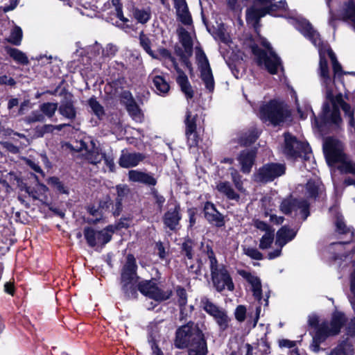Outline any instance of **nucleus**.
Masks as SVG:
<instances>
[{
  "mask_svg": "<svg viewBox=\"0 0 355 355\" xmlns=\"http://www.w3.org/2000/svg\"><path fill=\"white\" fill-rule=\"evenodd\" d=\"M137 265L135 257L129 254L121 271V289L125 297L135 299L137 291L144 295L161 302L170 297L171 293L162 291L153 280L141 281L137 284L139 277L137 273Z\"/></svg>",
  "mask_w": 355,
  "mask_h": 355,
  "instance_id": "1",
  "label": "nucleus"
},
{
  "mask_svg": "<svg viewBox=\"0 0 355 355\" xmlns=\"http://www.w3.org/2000/svg\"><path fill=\"white\" fill-rule=\"evenodd\" d=\"M324 187L319 180H309L305 186L306 199L288 198L282 200L279 209L282 213L305 220L310 215L309 200H315L323 191Z\"/></svg>",
  "mask_w": 355,
  "mask_h": 355,
  "instance_id": "2",
  "label": "nucleus"
},
{
  "mask_svg": "<svg viewBox=\"0 0 355 355\" xmlns=\"http://www.w3.org/2000/svg\"><path fill=\"white\" fill-rule=\"evenodd\" d=\"M323 151L328 165L336 167L341 173L355 175V163L343 152V144L337 139L327 137L323 144ZM345 185H355V180L351 178L345 180Z\"/></svg>",
  "mask_w": 355,
  "mask_h": 355,
  "instance_id": "3",
  "label": "nucleus"
},
{
  "mask_svg": "<svg viewBox=\"0 0 355 355\" xmlns=\"http://www.w3.org/2000/svg\"><path fill=\"white\" fill-rule=\"evenodd\" d=\"M346 321L345 315L341 312H335L332 315L331 321L323 322L318 325V318L316 315H309L308 322L311 327H315V332L313 336L311 349L318 353L320 350V345L325 341L329 336L339 334L341 327Z\"/></svg>",
  "mask_w": 355,
  "mask_h": 355,
  "instance_id": "4",
  "label": "nucleus"
},
{
  "mask_svg": "<svg viewBox=\"0 0 355 355\" xmlns=\"http://www.w3.org/2000/svg\"><path fill=\"white\" fill-rule=\"evenodd\" d=\"M209 266L212 282L216 290L221 293L227 289L229 291L234 290V284L232 279L223 264H218L212 250L208 251Z\"/></svg>",
  "mask_w": 355,
  "mask_h": 355,
  "instance_id": "5",
  "label": "nucleus"
},
{
  "mask_svg": "<svg viewBox=\"0 0 355 355\" xmlns=\"http://www.w3.org/2000/svg\"><path fill=\"white\" fill-rule=\"evenodd\" d=\"M261 44L266 48L262 50L257 46L252 47V53L259 66H263L271 74H276L279 69H283L279 57L273 51L269 42L263 39Z\"/></svg>",
  "mask_w": 355,
  "mask_h": 355,
  "instance_id": "6",
  "label": "nucleus"
},
{
  "mask_svg": "<svg viewBox=\"0 0 355 355\" xmlns=\"http://www.w3.org/2000/svg\"><path fill=\"white\" fill-rule=\"evenodd\" d=\"M289 116L290 113L286 105L275 100L262 105L259 109L260 119L273 125H279Z\"/></svg>",
  "mask_w": 355,
  "mask_h": 355,
  "instance_id": "7",
  "label": "nucleus"
},
{
  "mask_svg": "<svg viewBox=\"0 0 355 355\" xmlns=\"http://www.w3.org/2000/svg\"><path fill=\"white\" fill-rule=\"evenodd\" d=\"M158 55L164 60L166 67L171 69L173 68L177 73L176 81L180 87L181 91L185 95L187 100L191 99L193 97V90L189 81L187 76L185 73L179 68L175 58L172 56L171 52L166 49L162 48L158 50Z\"/></svg>",
  "mask_w": 355,
  "mask_h": 355,
  "instance_id": "8",
  "label": "nucleus"
},
{
  "mask_svg": "<svg viewBox=\"0 0 355 355\" xmlns=\"http://www.w3.org/2000/svg\"><path fill=\"white\" fill-rule=\"evenodd\" d=\"M122 227H124V226L121 223L116 225H110L101 230H96L92 227H85L84 229V236L90 247H103L110 241L114 232Z\"/></svg>",
  "mask_w": 355,
  "mask_h": 355,
  "instance_id": "9",
  "label": "nucleus"
},
{
  "mask_svg": "<svg viewBox=\"0 0 355 355\" xmlns=\"http://www.w3.org/2000/svg\"><path fill=\"white\" fill-rule=\"evenodd\" d=\"M284 153L289 158L302 157L308 160L311 157V148L308 143L299 141L289 132L284 133Z\"/></svg>",
  "mask_w": 355,
  "mask_h": 355,
  "instance_id": "10",
  "label": "nucleus"
},
{
  "mask_svg": "<svg viewBox=\"0 0 355 355\" xmlns=\"http://www.w3.org/2000/svg\"><path fill=\"white\" fill-rule=\"evenodd\" d=\"M196 58L200 78L208 92L212 93L215 82L209 60L205 52L200 48L196 49Z\"/></svg>",
  "mask_w": 355,
  "mask_h": 355,
  "instance_id": "11",
  "label": "nucleus"
},
{
  "mask_svg": "<svg viewBox=\"0 0 355 355\" xmlns=\"http://www.w3.org/2000/svg\"><path fill=\"white\" fill-rule=\"evenodd\" d=\"M286 167L283 164L270 163L263 165L254 174L258 182H268L285 173Z\"/></svg>",
  "mask_w": 355,
  "mask_h": 355,
  "instance_id": "12",
  "label": "nucleus"
},
{
  "mask_svg": "<svg viewBox=\"0 0 355 355\" xmlns=\"http://www.w3.org/2000/svg\"><path fill=\"white\" fill-rule=\"evenodd\" d=\"M202 331L193 323H188L180 327L176 331L175 347L179 349L186 348L193 341L195 334Z\"/></svg>",
  "mask_w": 355,
  "mask_h": 355,
  "instance_id": "13",
  "label": "nucleus"
},
{
  "mask_svg": "<svg viewBox=\"0 0 355 355\" xmlns=\"http://www.w3.org/2000/svg\"><path fill=\"white\" fill-rule=\"evenodd\" d=\"M331 213L335 214V227L336 232L340 235H344L346 238V241L343 242H338L332 243V246H337L340 248L343 247V244L348 243L354 236V229L351 227L347 226L344 220L343 216L340 214L336 207H331L329 209Z\"/></svg>",
  "mask_w": 355,
  "mask_h": 355,
  "instance_id": "14",
  "label": "nucleus"
},
{
  "mask_svg": "<svg viewBox=\"0 0 355 355\" xmlns=\"http://www.w3.org/2000/svg\"><path fill=\"white\" fill-rule=\"evenodd\" d=\"M197 119L198 114L196 112L190 110H187L185 120V135L189 148L196 146L198 143V136L196 133Z\"/></svg>",
  "mask_w": 355,
  "mask_h": 355,
  "instance_id": "15",
  "label": "nucleus"
},
{
  "mask_svg": "<svg viewBox=\"0 0 355 355\" xmlns=\"http://www.w3.org/2000/svg\"><path fill=\"white\" fill-rule=\"evenodd\" d=\"M180 211V205L175 204L168 207L163 216L162 220L164 225L171 231L176 232L180 229V221L182 219Z\"/></svg>",
  "mask_w": 355,
  "mask_h": 355,
  "instance_id": "16",
  "label": "nucleus"
},
{
  "mask_svg": "<svg viewBox=\"0 0 355 355\" xmlns=\"http://www.w3.org/2000/svg\"><path fill=\"white\" fill-rule=\"evenodd\" d=\"M80 150H85L86 151L85 158L92 164L100 163L104 157V153L95 146L94 143L90 139L82 140L80 143Z\"/></svg>",
  "mask_w": 355,
  "mask_h": 355,
  "instance_id": "17",
  "label": "nucleus"
},
{
  "mask_svg": "<svg viewBox=\"0 0 355 355\" xmlns=\"http://www.w3.org/2000/svg\"><path fill=\"white\" fill-rule=\"evenodd\" d=\"M260 313V305L255 306L254 313L251 311L250 309L247 312V309L244 305H239L235 309L234 314L236 320L239 322H243L245 319H248V322L250 324L252 323L254 327L259 320Z\"/></svg>",
  "mask_w": 355,
  "mask_h": 355,
  "instance_id": "18",
  "label": "nucleus"
},
{
  "mask_svg": "<svg viewBox=\"0 0 355 355\" xmlns=\"http://www.w3.org/2000/svg\"><path fill=\"white\" fill-rule=\"evenodd\" d=\"M238 273L241 277H242L248 282L251 286V291L254 299L257 300L259 304H261L262 288L261 282L259 277L244 270H239Z\"/></svg>",
  "mask_w": 355,
  "mask_h": 355,
  "instance_id": "19",
  "label": "nucleus"
},
{
  "mask_svg": "<svg viewBox=\"0 0 355 355\" xmlns=\"http://www.w3.org/2000/svg\"><path fill=\"white\" fill-rule=\"evenodd\" d=\"M186 347L188 348L189 355H207V345L202 331L195 334L193 341Z\"/></svg>",
  "mask_w": 355,
  "mask_h": 355,
  "instance_id": "20",
  "label": "nucleus"
},
{
  "mask_svg": "<svg viewBox=\"0 0 355 355\" xmlns=\"http://www.w3.org/2000/svg\"><path fill=\"white\" fill-rule=\"evenodd\" d=\"M160 327L157 323H151L148 327V341L150 345L153 355H163L162 352L158 347L161 340Z\"/></svg>",
  "mask_w": 355,
  "mask_h": 355,
  "instance_id": "21",
  "label": "nucleus"
},
{
  "mask_svg": "<svg viewBox=\"0 0 355 355\" xmlns=\"http://www.w3.org/2000/svg\"><path fill=\"white\" fill-rule=\"evenodd\" d=\"M146 158V155L141 153H129L123 150L119 160V164L122 168H128L137 166Z\"/></svg>",
  "mask_w": 355,
  "mask_h": 355,
  "instance_id": "22",
  "label": "nucleus"
},
{
  "mask_svg": "<svg viewBox=\"0 0 355 355\" xmlns=\"http://www.w3.org/2000/svg\"><path fill=\"white\" fill-rule=\"evenodd\" d=\"M204 214L208 222L218 227L224 226L225 221L223 215L217 211L214 204L207 202L204 206Z\"/></svg>",
  "mask_w": 355,
  "mask_h": 355,
  "instance_id": "23",
  "label": "nucleus"
},
{
  "mask_svg": "<svg viewBox=\"0 0 355 355\" xmlns=\"http://www.w3.org/2000/svg\"><path fill=\"white\" fill-rule=\"evenodd\" d=\"M298 230L291 228L288 225L282 226L276 234L275 245L284 247L288 243L294 239Z\"/></svg>",
  "mask_w": 355,
  "mask_h": 355,
  "instance_id": "24",
  "label": "nucleus"
},
{
  "mask_svg": "<svg viewBox=\"0 0 355 355\" xmlns=\"http://www.w3.org/2000/svg\"><path fill=\"white\" fill-rule=\"evenodd\" d=\"M256 152L254 150H245L242 151L238 161L241 165V170L243 173H249L254 163Z\"/></svg>",
  "mask_w": 355,
  "mask_h": 355,
  "instance_id": "25",
  "label": "nucleus"
},
{
  "mask_svg": "<svg viewBox=\"0 0 355 355\" xmlns=\"http://www.w3.org/2000/svg\"><path fill=\"white\" fill-rule=\"evenodd\" d=\"M128 178L134 182H139L148 186H155L156 179L150 174L138 170H130L128 172Z\"/></svg>",
  "mask_w": 355,
  "mask_h": 355,
  "instance_id": "26",
  "label": "nucleus"
},
{
  "mask_svg": "<svg viewBox=\"0 0 355 355\" xmlns=\"http://www.w3.org/2000/svg\"><path fill=\"white\" fill-rule=\"evenodd\" d=\"M349 300L351 305L355 311V269L351 275L350 279V295ZM347 334L349 336H355V317L351 320L347 327Z\"/></svg>",
  "mask_w": 355,
  "mask_h": 355,
  "instance_id": "27",
  "label": "nucleus"
},
{
  "mask_svg": "<svg viewBox=\"0 0 355 355\" xmlns=\"http://www.w3.org/2000/svg\"><path fill=\"white\" fill-rule=\"evenodd\" d=\"M58 112L64 119L73 121L76 117V110L73 102L70 100L61 101L58 106Z\"/></svg>",
  "mask_w": 355,
  "mask_h": 355,
  "instance_id": "28",
  "label": "nucleus"
},
{
  "mask_svg": "<svg viewBox=\"0 0 355 355\" xmlns=\"http://www.w3.org/2000/svg\"><path fill=\"white\" fill-rule=\"evenodd\" d=\"M216 189L231 200L238 201L240 196L234 190L230 182L227 181L219 182L216 185Z\"/></svg>",
  "mask_w": 355,
  "mask_h": 355,
  "instance_id": "29",
  "label": "nucleus"
},
{
  "mask_svg": "<svg viewBox=\"0 0 355 355\" xmlns=\"http://www.w3.org/2000/svg\"><path fill=\"white\" fill-rule=\"evenodd\" d=\"M101 208L103 209L110 210L112 207V212L114 216H119L122 210V200L121 198H116L115 205H114L112 201L109 197L105 198V199L100 202Z\"/></svg>",
  "mask_w": 355,
  "mask_h": 355,
  "instance_id": "30",
  "label": "nucleus"
},
{
  "mask_svg": "<svg viewBox=\"0 0 355 355\" xmlns=\"http://www.w3.org/2000/svg\"><path fill=\"white\" fill-rule=\"evenodd\" d=\"M153 82L155 91L160 96H165L170 89L168 83L161 76H155L153 78Z\"/></svg>",
  "mask_w": 355,
  "mask_h": 355,
  "instance_id": "31",
  "label": "nucleus"
},
{
  "mask_svg": "<svg viewBox=\"0 0 355 355\" xmlns=\"http://www.w3.org/2000/svg\"><path fill=\"white\" fill-rule=\"evenodd\" d=\"M132 15L138 23L144 24L151 18V10L149 7L145 8H135L132 10Z\"/></svg>",
  "mask_w": 355,
  "mask_h": 355,
  "instance_id": "32",
  "label": "nucleus"
},
{
  "mask_svg": "<svg viewBox=\"0 0 355 355\" xmlns=\"http://www.w3.org/2000/svg\"><path fill=\"white\" fill-rule=\"evenodd\" d=\"M180 42L187 53H191L193 48V42L188 31L182 28L179 32Z\"/></svg>",
  "mask_w": 355,
  "mask_h": 355,
  "instance_id": "33",
  "label": "nucleus"
},
{
  "mask_svg": "<svg viewBox=\"0 0 355 355\" xmlns=\"http://www.w3.org/2000/svg\"><path fill=\"white\" fill-rule=\"evenodd\" d=\"M8 54L17 62L21 64H27L28 60L24 53L15 48H7Z\"/></svg>",
  "mask_w": 355,
  "mask_h": 355,
  "instance_id": "34",
  "label": "nucleus"
},
{
  "mask_svg": "<svg viewBox=\"0 0 355 355\" xmlns=\"http://www.w3.org/2000/svg\"><path fill=\"white\" fill-rule=\"evenodd\" d=\"M175 10L177 16L182 24L189 25L191 23L192 19L187 3L176 8Z\"/></svg>",
  "mask_w": 355,
  "mask_h": 355,
  "instance_id": "35",
  "label": "nucleus"
},
{
  "mask_svg": "<svg viewBox=\"0 0 355 355\" xmlns=\"http://www.w3.org/2000/svg\"><path fill=\"white\" fill-rule=\"evenodd\" d=\"M40 112H42L44 116L49 119H52L56 110H58V104L57 103H44L40 105Z\"/></svg>",
  "mask_w": 355,
  "mask_h": 355,
  "instance_id": "36",
  "label": "nucleus"
},
{
  "mask_svg": "<svg viewBox=\"0 0 355 355\" xmlns=\"http://www.w3.org/2000/svg\"><path fill=\"white\" fill-rule=\"evenodd\" d=\"M23 37L21 28L18 26H15L10 31V36L7 41L13 45L19 46L21 44Z\"/></svg>",
  "mask_w": 355,
  "mask_h": 355,
  "instance_id": "37",
  "label": "nucleus"
},
{
  "mask_svg": "<svg viewBox=\"0 0 355 355\" xmlns=\"http://www.w3.org/2000/svg\"><path fill=\"white\" fill-rule=\"evenodd\" d=\"M139 43L141 46L149 55L153 58H158V55H155L151 49V42L150 39L144 33V32H141L139 34Z\"/></svg>",
  "mask_w": 355,
  "mask_h": 355,
  "instance_id": "38",
  "label": "nucleus"
},
{
  "mask_svg": "<svg viewBox=\"0 0 355 355\" xmlns=\"http://www.w3.org/2000/svg\"><path fill=\"white\" fill-rule=\"evenodd\" d=\"M103 48L100 44L95 42L93 45L89 46L87 49V53L89 59H101L102 58Z\"/></svg>",
  "mask_w": 355,
  "mask_h": 355,
  "instance_id": "39",
  "label": "nucleus"
},
{
  "mask_svg": "<svg viewBox=\"0 0 355 355\" xmlns=\"http://www.w3.org/2000/svg\"><path fill=\"white\" fill-rule=\"evenodd\" d=\"M200 306L202 309L209 315H211L214 312L220 308L215 304H214L209 298L207 297H202L200 300Z\"/></svg>",
  "mask_w": 355,
  "mask_h": 355,
  "instance_id": "40",
  "label": "nucleus"
},
{
  "mask_svg": "<svg viewBox=\"0 0 355 355\" xmlns=\"http://www.w3.org/2000/svg\"><path fill=\"white\" fill-rule=\"evenodd\" d=\"M258 138V133L255 130H251L245 132L239 139V143L243 146H248L255 142Z\"/></svg>",
  "mask_w": 355,
  "mask_h": 355,
  "instance_id": "41",
  "label": "nucleus"
},
{
  "mask_svg": "<svg viewBox=\"0 0 355 355\" xmlns=\"http://www.w3.org/2000/svg\"><path fill=\"white\" fill-rule=\"evenodd\" d=\"M127 111L129 114L132 116V118L138 121L141 120V110L137 104L136 101L128 105L125 106Z\"/></svg>",
  "mask_w": 355,
  "mask_h": 355,
  "instance_id": "42",
  "label": "nucleus"
},
{
  "mask_svg": "<svg viewBox=\"0 0 355 355\" xmlns=\"http://www.w3.org/2000/svg\"><path fill=\"white\" fill-rule=\"evenodd\" d=\"M88 105L92 109V112L98 118H101L104 115L103 107L97 101L96 98L92 97L88 101Z\"/></svg>",
  "mask_w": 355,
  "mask_h": 355,
  "instance_id": "43",
  "label": "nucleus"
},
{
  "mask_svg": "<svg viewBox=\"0 0 355 355\" xmlns=\"http://www.w3.org/2000/svg\"><path fill=\"white\" fill-rule=\"evenodd\" d=\"M352 354L353 349L352 347L346 343L338 345L331 352V355H352Z\"/></svg>",
  "mask_w": 355,
  "mask_h": 355,
  "instance_id": "44",
  "label": "nucleus"
},
{
  "mask_svg": "<svg viewBox=\"0 0 355 355\" xmlns=\"http://www.w3.org/2000/svg\"><path fill=\"white\" fill-rule=\"evenodd\" d=\"M274 232L265 233L260 239L259 248L262 250L268 249L274 241Z\"/></svg>",
  "mask_w": 355,
  "mask_h": 355,
  "instance_id": "45",
  "label": "nucleus"
},
{
  "mask_svg": "<svg viewBox=\"0 0 355 355\" xmlns=\"http://www.w3.org/2000/svg\"><path fill=\"white\" fill-rule=\"evenodd\" d=\"M178 304L180 306L181 320L184 317V312L186 311V304L187 302V293L184 289L182 288L178 291Z\"/></svg>",
  "mask_w": 355,
  "mask_h": 355,
  "instance_id": "46",
  "label": "nucleus"
},
{
  "mask_svg": "<svg viewBox=\"0 0 355 355\" xmlns=\"http://www.w3.org/2000/svg\"><path fill=\"white\" fill-rule=\"evenodd\" d=\"M231 176L232 182H234L236 189L239 191L244 193L245 191V189L243 187L242 176L235 169H233L232 171Z\"/></svg>",
  "mask_w": 355,
  "mask_h": 355,
  "instance_id": "47",
  "label": "nucleus"
},
{
  "mask_svg": "<svg viewBox=\"0 0 355 355\" xmlns=\"http://www.w3.org/2000/svg\"><path fill=\"white\" fill-rule=\"evenodd\" d=\"M215 322L218 324L220 331L226 330L229 327L230 318L227 315V311L223 312L220 316L216 318Z\"/></svg>",
  "mask_w": 355,
  "mask_h": 355,
  "instance_id": "48",
  "label": "nucleus"
},
{
  "mask_svg": "<svg viewBox=\"0 0 355 355\" xmlns=\"http://www.w3.org/2000/svg\"><path fill=\"white\" fill-rule=\"evenodd\" d=\"M193 245L194 243L191 239H188L182 243V252L189 259H191L193 257Z\"/></svg>",
  "mask_w": 355,
  "mask_h": 355,
  "instance_id": "49",
  "label": "nucleus"
},
{
  "mask_svg": "<svg viewBox=\"0 0 355 355\" xmlns=\"http://www.w3.org/2000/svg\"><path fill=\"white\" fill-rule=\"evenodd\" d=\"M118 51L116 46L112 44H107L102 50V59L112 58L115 55Z\"/></svg>",
  "mask_w": 355,
  "mask_h": 355,
  "instance_id": "50",
  "label": "nucleus"
},
{
  "mask_svg": "<svg viewBox=\"0 0 355 355\" xmlns=\"http://www.w3.org/2000/svg\"><path fill=\"white\" fill-rule=\"evenodd\" d=\"M110 3L115 8L116 17L123 22L128 21V19L123 16L122 6L120 0H110Z\"/></svg>",
  "mask_w": 355,
  "mask_h": 355,
  "instance_id": "51",
  "label": "nucleus"
},
{
  "mask_svg": "<svg viewBox=\"0 0 355 355\" xmlns=\"http://www.w3.org/2000/svg\"><path fill=\"white\" fill-rule=\"evenodd\" d=\"M297 110H298V112L300 114V116L302 119H304L307 117V115H308V113L310 112L311 114V119L313 120V123L317 126V127H319L320 125L318 123V119L316 118L311 107L310 105H306V110H305V112H302V110H301V108L300 107H297Z\"/></svg>",
  "mask_w": 355,
  "mask_h": 355,
  "instance_id": "52",
  "label": "nucleus"
},
{
  "mask_svg": "<svg viewBox=\"0 0 355 355\" xmlns=\"http://www.w3.org/2000/svg\"><path fill=\"white\" fill-rule=\"evenodd\" d=\"M45 121V116L43 113L40 111H33L31 114L27 116L26 121L29 123L35 122H44Z\"/></svg>",
  "mask_w": 355,
  "mask_h": 355,
  "instance_id": "53",
  "label": "nucleus"
},
{
  "mask_svg": "<svg viewBox=\"0 0 355 355\" xmlns=\"http://www.w3.org/2000/svg\"><path fill=\"white\" fill-rule=\"evenodd\" d=\"M244 254L254 260H261L263 254L254 248H245Z\"/></svg>",
  "mask_w": 355,
  "mask_h": 355,
  "instance_id": "54",
  "label": "nucleus"
},
{
  "mask_svg": "<svg viewBox=\"0 0 355 355\" xmlns=\"http://www.w3.org/2000/svg\"><path fill=\"white\" fill-rule=\"evenodd\" d=\"M53 125L46 124L42 126H37L35 128V134L38 137H42L46 133H51L53 132Z\"/></svg>",
  "mask_w": 355,
  "mask_h": 355,
  "instance_id": "55",
  "label": "nucleus"
},
{
  "mask_svg": "<svg viewBox=\"0 0 355 355\" xmlns=\"http://www.w3.org/2000/svg\"><path fill=\"white\" fill-rule=\"evenodd\" d=\"M253 224L257 229L262 232H264L265 233H267L268 232L275 231V230L272 227H271L268 223L259 219L254 220L253 221Z\"/></svg>",
  "mask_w": 355,
  "mask_h": 355,
  "instance_id": "56",
  "label": "nucleus"
},
{
  "mask_svg": "<svg viewBox=\"0 0 355 355\" xmlns=\"http://www.w3.org/2000/svg\"><path fill=\"white\" fill-rule=\"evenodd\" d=\"M216 36L218 40L224 43L228 44L230 42V36L223 28H219L216 33Z\"/></svg>",
  "mask_w": 355,
  "mask_h": 355,
  "instance_id": "57",
  "label": "nucleus"
},
{
  "mask_svg": "<svg viewBox=\"0 0 355 355\" xmlns=\"http://www.w3.org/2000/svg\"><path fill=\"white\" fill-rule=\"evenodd\" d=\"M151 193L155 199V203L157 205L159 209L161 210L165 202L164 197L160 195L155 189H152Z\"/></svg>",
  "mask_w": 355,
  "mask_h": 355,
  "instance_id": "58",
  "label": "nucleus"
},
{
  "mask_svg": "<svg viewBox=\"0 0 355 355\" xmlns=\"http://www.w3.org/2000/svg\"><path fill=\"white\" fill-rule=\"evenodd\" d=\"M121 101L125 106L135 101L131 92L129 91H123L121 93Z\"/></svg>",
  "mask_w": 355,
  "mask_h": 355,
  "instance_id": "59",
  "label": "nucleus"
},
{
  "mask_svg": "<svg viewBox=\"0 0 355 355\" xmlns=\"http://www.w3.org/2000/svg\"><path fill=\"white\" fill-rule=\"evenodd\" d=\"M49 182L53 185L60 192L66 193L63 184L58 178L53 177L49 180Z\"/></svg>",
  "mask_w": 355,
  "mask_h": 355,
  "instance_id": "60",
  "label": "nucleus"
},
{
  "mask_svg": "<svg viewBox=\"0 0 355 355\" xmlns=\"http://www.w3.org/2000/svg\"><path fill=\"white\" fill-rule=\"evenodd\" d=\"M103 159H104L105 163L106 166L109 168L110 171H113L114 169V167H115V164L114 162V158H113L112 155H106L104 153V157L103 158Z\"/></svg>",
  "mask_w": 355,
  "mask_h": 355,
  "instance_id": "61",
  "label": "nucleus"
},
{
  "mask_svg": "<svg viewBox=\"0 0 355 355\" xmlns=\"http://www.w3.org/2000/svg\"><path fill=\"white\" fill-rule=\"evenodd\" d=\"M116 191H117V198H121V200L123 198L128 194L129 192V189L124 185H118L116 186Z\"/></svg>",
  "mask_w": 355,
  "mask_h": 355,
  "instance_id": "62",
  "label": "nucleus"
},
{
  "mask_svg": "<svg viewBox=\"0 0 355 355\" xmlns=\"http://www.w3.org/2000/svg\"><path fill=\"white\" fill-rule=\"evenodd\" d=\"M103 209H101L100 207L99 209H96L95 208H89V211L91 215L94 216H96V218L94 220H92V222L94 223H96L97 221H98L101 216H102V211H103Z\"/></svg>",
  "mask_w": 355,
  "mask_h": 355,
  "instance_id": "63",
  "label": "nucleus"
},
{
  "mask_svg": "<svg viewBox=\"0 0 355 355\" xmlns=\"http://www.w3.org/2000/svg\"><path fill=\"white\" fill-rule=\"evenodd\" d=\"M0 85H8L12 86L15 85V80L12 78H9L6 75H0Z\"/></svg>",
  "mask_w": 355,
  "mask_h": 355,
  "instance_id": "64",
  "label": "nucleus"
}]
</instances>
